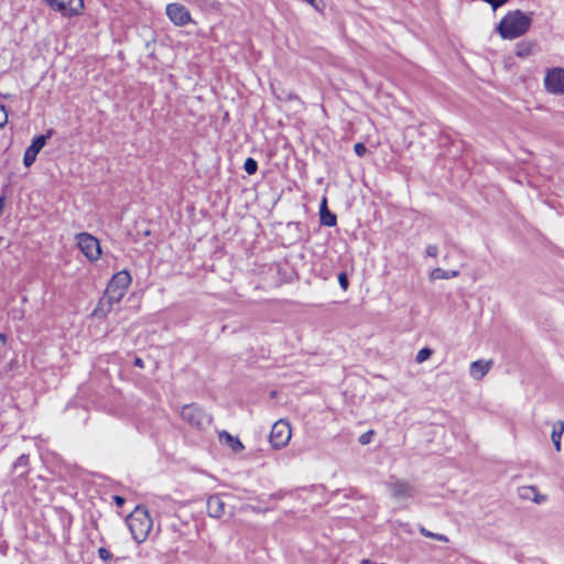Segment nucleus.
Returning <instances> with one entry per match:
<instances>
[{"instance_id":"f257e3e1","label":"nucleus","mask_w":564,"mask_h":564,"mask_svg":"<svg viewBox=\"0 0 564 564\" xmlns=\"http://www.w3.org/2000/svg\"><path fill=\"white\" fill-rule=\"evenodd\" d=\"M532 19L529 14L516 10L508 12L497 26L502 39L513 40L522 36L530 29Z\"/></svg>"},{"instance_id":"f03ea898","label":"nucleus","mask_w":564,"mask_h":564,"mask_svg":"<svg viewBox=\"0 0 564 564\" xmlns=\"http://www.w3.org/2000/svg\"><path fill=\"white\" fill-rule=\"evenodd\" d=\"M126 523L129 527L133 540L139 544L147 540L153 525L149 511L141 506L135 507L127 517Z\"/></svg>"},{"instance_id":"7ed1b4c3","label":"nucleus","mask_w":564,"mask_h":564,"mask_svg":"<svg viewBox=\"0 0 564 564\" xmlns=\"http://www.w3.org/2000/svg\"><path fill=\"white\" fill-rule=\"evenodd\" d=\"M182 419L192 427L203 430L212 424L213 417L206 413L200 406L192 403L183 406L181 412Z\"/></svg>"},{"instance_id":"20e7f679","label":"nucleus","mask_w":564,"mask_h":564,"mask_svg":"<svg viewBox=\"0 0 564 564\" xmlns=\"http://www.w3.org/2000/svg\"><path fill=\"white\" fill-rule=\"evenodd\" d=\"M130 284V273L127 270H122L112 275L111 280L107 284L105 293H107L112 301L120 302Z\"/></svg>"},{"instance_id":"39448f33","label":"nucleus","mask_w":564,"mask_h":564,"mask_svg":"<svg viewBox=\"0 0 564 564\" xmlns=\"http://www.w3.org/2000/svg\"><path fill=\"white\" fill-rule=\"evenodd\" d=\"M48 8L63 18H74L84 11V0H44Z\"/></svg>"},{"instance_id":"423d86ee","label":"nucleus","mask_w":564,"mask_h":564,"mask_svg":"<svg viewBox=\"0 0 564 564\" xmlns=\"http://www.w3.org/2000/svg\"><path fill=\"white\" fill-rule=\"evenodd\" d=\"M77 246L89 261H97L101 254L99 240L88 232L76 236Z\"/></svg>"},{"instance_id":"0eeeda50","label":"nucleus","mask_w":564,"mask_h":564,"mask_svg":"<svg viewBox=\"0 0 564 564\" xmlns=\"http://www.w3.org/2000/svg\"><path fill=\"white\" fill-rule=\"evenodd\" d=\"M291 426L284 420L275 422L271 429L269 441L273 448L284 447L291 440Z\"/></svg>"},{"instance_id":"6e6552de","label":"nucleus","mask_w":564,"mask_h":564,"mask_svg":"<svg viewBox=\"0 0 564 564\" xmlns=\"http://www.w3.org/2000/svg\"><path fill=\"white\" fill-rule=\"evenodd\" d=\"M545 90L553 95H564V68L549 69L544 77Z\"/></svg>"},{"instance_id":"1a4fd4ad","label":"nucleus","mask_w":564,"mask_h":564,"mask_svg":"<svg viewBox=\"0 0 564 564\" xmlns=\"http://www.w3.org/2000/svg\"><path fill=\"white\" fill-rule=\"evenodd\" d=\"M166 15L177 26H184L192 21L189 11L181 3L167 4Z\"/></svg>"},{"instance_id":"9d476101","label":"nucleus","mask_w":564,"mask_h":564,"mask_svg":"<svg viewBox=\"0 0 564 564\" xmlns=\"http://www.w3.org/2000/svg\"><path fill=\"white\" fill-rule=\"evenodd\" d=\"M48 135H35L31 142V144L26 148L23 155V164L25 167H30L36 160V155L46 144V140Z\"/></svg>"},{"instance_id":"9b49d317","label":"nucleus","mask_w":564,"mask_h":564,"mask_svg":"<svg viewBox=\"0 0 564 564\" xmlns=\"http://www.w3.org/2000/svg\"><path fill=\"white\" fill-rule=\"evenodd\" d=\"M391 496L394 499H406L412 497L413 487L408 481H394L388 485Z\"/></svg>"},{"instance_id":"f8f14e48","label":"nucleus","mask_w":564,"mask_h":564,"mask_svg":"<svg viewBox=\"0 0 564 564\" xmlns=\"http://www.w3.org/2000/svg\"><path fill=\"white\" fill-rule=\"evenodd\" d=\"M119 303L118 301H112L110 296L104 292V295L98 301L97 306L93 311V316L97 318L106 317L112 310L115 304Z\"/></svg>"},{"instance_id":"ddd939ff","label":"nucleus","mask_w":564,"mask_h":564,"mask_svg":"<svg viewBox=\"0 0 564 564\" xmlns=\"http://www.w3.org/2000/svg\"><path fill=\"white\" fill-rule=\"evenodd\" d=\"M207 513L212 518L219 519L225 513V502L218 495H213L207 499Z\"/></svg>"},{"instance_id":"4468645a","label":"nucleus","mask_w":564,"mask_h":564,"mask_svg":"<svg viewBox=\"0 0 564 564\" xmlns=\"http://www.w3.org/2000/svg\"><path fill=\"white\" fill-rule=\"evenodd\" d=\"M492 366V361L491 360H488V361H484V360H476V361H473L470 364V376L476 379V380H480L482 379L487 373L488 371L490 370Z\"/></svg>"},{"instance_id":"2eb2a0df","label":"nucleus","mask_w":564,"mask_h":564,"mask_svg":"<svg viewBox=\"0 0 564 564\" xmlns=\"http://www.w3.org/2000/svg\"><path fill=\"white\" fill-rule=\"evenodd\" d=\"M321 224L327 227H334L337 224V216L327 208V199L324 197L319 206Z\"/></svg>"},{"instance_id":"dca6fc26","label":"nucleus","mask_w":564,"mask_h":564,"mask_svg":"<svg viewBox=\"0 0 564 564\" xmlns=\"http://www.w3.org/2000/svg\"><path fill=\"white\" fill-rule=\"evenodd\" d=\"M218 438L220 443H226L235 453H239L245 448L240 440L227 431L219 432Z\"/></svg>"},{"instance_id":"f3484780","label":"nucleus","mask_w":564,"mask_h":564,"mask_svg":"<svg viewBox=\"0 0 564 564\" xmlns=\"http://www.w3.org/2000/svg\"><path fill=\"white\" fill-rule=\"evenodd\" d=\"M29 465H30L29 455L22 454L17 458V460L13 464V467H12L13 473H15L18 477H21V478L25 477L30 470Z\"/></svg>"},{"instance_id":"a211bd4d","label":"nucleus","mask_w":564,"mask_h":564,"mask_svg":"<svg viewBox=\"0 0 564 564\" xmlns=\"http://www.w3.org/2000/svg\"><path fill=\"white\" fill-rule=\"evenodd\" d=\"M458 275H459V271H457V270L446 271L441 268H436L430 273V279L431 280H440V279L448 280V279L456 278Z\"/></svg>"},{"instance_id":"6ab92c4d","label":"nucleus","mask_w":564,"mask_h":564,"mask_svg":"<svg viewBox=\"0 0 564 564\" xmlns=\"http://www.w3.org/2000/svg\"><path fill=\"white\" fill-rule=\"evenodd\" d=\"M560 429L557 430L556 426L553 427L551 438L554 444V447L557 452L561 451V436L564 432V422L558 421Z\"/></svg>"},{"instance_id":"aec40b11","label":"nucleus","mask_w":564,"mask_h":564,"mask_svg":"<svg viewBox=\"0 0 564 564\" xmlns=\"http://www.w3.org/2000/svg\"><path fill=\"white\" fill-rule=\"evenodd\" d=\"M419 531L420 533L425 536V538H429V539H433V540H436V541H441V542H445L447 543L449 541L448 536L445 535V534H442V533H434L430 530H427L425 527L423 525H419Z\"/></svg>"},{"instance_id":"412c9836","label":"nucleus","mask_w":564,"mask_h":564,"mask_svg":"<svg viewBox=\"0 0 564 564\" xmlns=\"http://www.w3.org/2000/svg\"><path fill=\"white\" fill-rule=\"evenodd\" d=\"M532 52V45L530 43L521 42L517 45L516 54L519 57H527Z\"/></svg>"},{"instance_id":"4be33fe9","label":"nucleus","mask_w":564,"mask_h":564,"mask_svg":"<svg viewBox=\"0 0 564 564\" xmlns=\"http://www.w3.org/2000/svg\"><path fill=\"white\" fill-rule=\"evenodd\" d=\"M243 169L247 172V174L253 175L258 170V162L252 158H248L245 161Z\"/></svg>"},{"instance_id":"5701e85b","label":"nucleus","mask_w":564,"mask_h":564,"mask_svg":"<svg viewBox=\"0 0 564 564\" xmlns=\"http://www.w3.org/2000/svg\"><path fill=\"white\" fill-rule=\"evenodd\" d=\"M433 354V350L429 347H424L420 349L416 354L415 360L416 362L421 364L425 360H427Z\"/></svg>"},{"instance_id":"b1692460","label":"nucleus","mask_w":564,"mask_h":564,"mask_svg":"<svg viewBox=\"0 0 564 564\" xmlns=\"http://www.w3.org/2000/svg\"><path fill=\"white\" fill-rule=\"evenodd\" d=\"M98 556L105 563H108V562L112 561V558H113V555L111 554V552L106 547L98 549Z\"/></svg>"},{"instance_id":"393cba45","label":"nucleus","mask_w":564,"mask_h":564,"mask_svg":"<svg viewBox=\"0 0 564 564\" xmlns=\"http://www.w3.org/2000/svg\"><path fill=\"white\" fill-rule=\"evenodd\" d=\"M373 434H375V433H373V431H372V430L367 431L366 433H362V434L359 436V438H358L359 443H360L361 445H367V444H369V443L372 441Z\"/></svg>"},{"instance_id":"a878e982","label":"nucleus","mask_w":564,"mask_h":564,"mask_svg":"<svg viewBox=\"0 0 564 564\" xmlns=\"http://www.w3.org/2000/svg\"><path fill=\"white\" fill-rule=\"evenodd\" d=\"M354 151H355L357 156L362 158L368 152V149H367V147L364 143L358 142V143H356L354 145Z\"/></svg>"},{"instance_id":"bb28decb","label":"nucleus","mask_w":564,"mask_h":564,"mask_svg":"<svg viewBox=\"0 0 564 564\" xmlns=\"http://www.w3.org/2000/svg\"><path fill=\"white\" fill-rule=\"evenodd\" d=\"M338 282H339V285L340 288L346 291L349 286V281H348V276H347V273L346 272H340L338 274Z\"/></svg>"},{"instance_id":"cd10ccee","label":"nucleus","mask_w":564,"mask_h":564,"mask_svg":"<svg viewBox=\"0 0 564 564\" xmlns=\"http://www.w3.org/2000/svg\"><path fill=\"white\" fill-rule=\"evenodd\" d=\"M8 122V112L6 107L0 102V128L4 127Z\"/></svg>"},{"instance_id":"c85d7f7f","label":"nucleus","mask_w":564,"mask_h":564,"mask_svg":"<svg viewBox=\"0 0 564 564\" xmlns=\"http://www.w3.org/2000/svg\"><path fill=\"white\" fill-rule=\"evenodd\" d=\"M482 1L490 4L492 10H497L498 8L506 4L509 0H482Z\"/></svg>"},{"instance_id":"c756f323","label":"nucleus","mask_w":564,"mask_h":564,"mask_svg":"<svg viewBox=\"0 0 564 564\" xmlns=\"http://www.w3.org/2000/svg\"><path fill=\"white\" fill-rule=\"evenodd\" d=\"M425 253L429 257L436 258L438 254V247L436 245H429L425 249Z\"/></svg>"},{"instance_id":"7c9ffc66","label":"nucleus","mask_w":564,"mask_h":564,"mask_svg":"<svg viewBox=\"0 0 564 564\" xmlns=\"http://www.w3.org/2000/svg\"><path fill=\"white\" fill-rule=\"evenodd\" d=\"M301 227H302V224H301V223H299V221H290V223L288 224V228H289L290 230L295 229V230H297V231H301Z\"/></svg>"},{"instance_id":"2f4dec72","label":"nucleus","mask_w":564,"mask_h":564,"mask_svg":"<svg viewBox=\"0 0 564 564\" xmlns=\"http://www.w3.org/2000/svg\"><path fill=\"white\" fill-rule=\"evenodd\" d=\"M195 1L204 7H213L216 3V0H195Z\"/></svg>"},{"instance_id":"473e14b6","label":"nucleus","mask_w":564,"mask_h":564,"mask_svg":"<svg viewBox=\"0 0 564 564\" xmlns=\"http://www.w3.org/2000/svg\"><path fill=\"white\" fill-rule=\"evenodd\" d=\"M133 365L139 368H144V361L139 357L134 359Z\"/></svg>"},{"instance_id":"72a5a7b5","label":"nucleus","mask_w":564,"mask_h":564,"mask_svg":"<svg viewBox=\"0 0 564 564\" xmlns=\"http://www.w3.org/2000/svg\"><path fill=\"white\" fill-rule=\"evenodd\" d=\"M4 203H6V196H4V195H1V196H0V215H1V214H2V212H3Z\"/></svg>"},{"instance_id":"f704fd0d","label":"nucleus","mask_w":564,"mask_h":564,"mask_svg":"<svg viewBox=\"0 0 564 564\" xmlns=\"http://www.w3.org/2000/svg\"><path fill=\"white\" fill-rule=\"evenodd\" d=\"M115 501L118 506H122L124 503V498L120 497V496H115Z\"/></svg>"},{"instance_id":"c9c22d12","label":"nucleus","mask_w":564,"mask_h":564,"mask_svg":"<svg viewBox=\"0 0 564 564\" xmlns=\"http://www.w3.org/2000/svg\"><path fill=\"white\" fill-rule=\"evenodd\" d=\"M286 99H288V100H296V99H299V97H297L295 94L290 93V94L288 95Z\"/></svg>"},{"instance_id":"e433bc0d","label":"nucleus","mask_w":564,"mask_h":564,"mask_svg":"<svg viewBox=\"0 0 564 564\" xmlns=\"http://www.w3.org/2000/svg\"><path fill=\"white\" fill-rule=\"evenodd\" d=\"M545 500H546V497H545V496H539V497H535V498H534V501H535V502H538V503H540V502H542V501H545Z\"/></svg>"},{"instance_id":"4c0bfd02","label":"nucleus","mask_w":564,"mask_h":564,"mask_svg":"<svg viewBox=\"0 0 564 564\" xmlns=\"http://www.w3.org/2000/svg\"><path fill=\"white\" fill-rule=\"evenodd\" d=\"M0 341L3 343V344L7 341V335L6 334H0Z\"/></svg>"}]
</instances>
